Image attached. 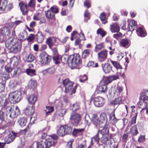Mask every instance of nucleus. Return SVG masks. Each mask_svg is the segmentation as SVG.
<instances>
[{"label":"nucleus","instance_id":"obj_38","mask_svg":"<svg viewBox=\"0 0 148 148\" xmlns=\"http://www.w3.org/2000/svg\"><path fill=\"white\" fill-rule=\"evenodd\" d=\"M115 109H114L113 111L112 112L110 115H109V120H112L113 121V123H116L118 119L116 118L114 114V111Z\"/></svg>","mask_w":148,"mask_h":148},{"label":"nucleus","instance_id":"obj_44","mask_svg":"<svg viewBox=\"0 0 148 148\" xmlns=\"http://www.w3.org/2000/svg\"><path fill=\"white\" fill-rule=\"evenodd\" d=\"M90 49L84 50L82 52V58H85L90 54Z\"/></svg>","mask_w":148,"mask_h":148},{"label":"nucleus","instance_id":"obj_16","mask_svg":"<svg viewBox=\"0 0 148 148\" xmlns=\"http://www.w3.org/2000/svg\"><path fill=\"white\" fill-rule=\"evenodd\" d=\"M33 66V65L32 64H30L29 67H30ZM25 72L28 75L31 77L35 76L36 75V70L30 68L26 69Z\"/></svg>","mask_w":148,"mask_h":148},{"label":"nucleus","instance_id":"obj_50","mask_svg":"<svg viewBox=\"0 0 148 148\" xmlns=\"http://www.w3.org/2000/svg\"><path fill=\"white\" fill-rule=\"evenodd\" d=\"M12 69L9 65H6L5 66V69L6 72L7 73V74H9L10 73H11L12 70Z\"/></svg>","mask_w":148,"mask_h":148},{"label":"nucleus","instance_id":"obj_17","mask_svg":"<svg viewBox=\"0 0 148 148\" xmlns=\"http://www.w3.org/2000/svg\"><path fill=\"white\" fill-rule=\"evenodd\" d=\"M101 124L102 125V127L106 125L107 121V119L106 114L105 113L101 114L99 119Z\"/></svg>","mask_w":148,"mask_h":148},{"label":"nucleus","instance_id":"obj_60","mask_svg":"<svg viewBox=\"0 0 148 148\" xmlns=\"http://www.w3.org/2000/svg\"><path fill=\"white\" fill-rule=\"evenodd\" d=\"M9 75L8 74H3V76L2 77V81H5L7 80L9 78Z\"/></svg>","mask_w":148,"mask_h":148},{"label":"nucleus","instance_id":"obj_29","mask_svg":"<svg viewBox=\"0 0 148 148\" xmlns=\"http://www.w3.org/2000/svg\"><path fill=\"white\" fill-rule=\"evenodd\" d=\"M12 70L10 73L12 77H15L17 75H19L21 72V69L19 68H13Z\"/></svg>","mask_w":148,"mask_h":148},{"label":"nucleus","instance_id":"obj_35","mask_svg":"<svg viewBox=\"0 0 148 148\" xmlns=\"http://www.w3.org/2000/svg\"><path fill=\"white\" fill-rule=\"evenodd\" d=\"M0 33L5 36H8L10 34V32L9 28L7 27H5L1 30Z\"/></svg>","mask_w":148,"mask_h":148},{"label":"nucleus","instance_id":"obj_53","mask_svg":"<svg viewBox=\"0 0 148 148\" xmlns=\"http://www.w3.org/2000/svg\"><path fill=\"white\" fill-rule=\"evenodd\" d=\"M97 34H100L101 37H103L106 35V33L105 31L102 30L100 29H99L97 31Z\"/></svg>","mask_w":148,"mask_h":148},{"label":"nucleus","instance_id":"obj_3","mask_svg":"<svg viewBox=\"0 0 148 148\" xmlns=\"http://www.w3.org/2000/svg\"><path fill=\"white\" fill-rule=\"evenodd\" d=\"M139 99L140 101L138 102V105L139 108H142L141 111H142L147 107V102L145 101L148 100V90L145 91L141 94Z\"/></svg>","mask_w":148,"mask_h":148},{"label":"nucleus","instance_id":"obj_47","mask_svg":"<svg viewBox=\"0 0 148 148\" xmlns=\"http://www.w3.org/2000/svg\"><path fill=\"white\" fill-rule=\"evenodd\" d=\"M104 47L103 44V43L97 44L96 45L95 47V51L96 52H97L98 50H101Z\"/></svg>","mask_w":148,"mask_h":148},{"label":"nucleus","instance_id":"obj_4","mask_svg":"<svg viewBox=\"0 0 148 148\" xmlns=\"http://www.w3.org/2000/svg\"><path fill=\"white\" fill-rule=\"evenodd\" d=\"M72 128L68 125L61 126L57 131L59 136H62L66 134H69L71 133Z\"/></svg>","mask_w":148,"mask_h":148},{"label":"nucleus","instance_id":"obj_11","mask_svg":"<svg viewBox=\"0 0 148 148\" xmlns=\"http://www.w3.org/2000/svg\"><path fill=\"white\" fill-rule=\"evenodd\" d=\"M21 46L18 43H14L9 49V52L14 53L18 52L21 50Z\"/></svg>","mask_w":148,"mask_h":148},{"label":"nucleus","instance_id":"obj_6","mask_svg":"<svg viewBox=\"0 0 148 148\" xmlns=\"http://www.w3.org/2000/svg\"><path fill=\"white\" fill-rule=\"evenodd\" d=\"M70 121L73 125H78L81 120V116L79 113L76 112L71 114L69 119Z\"/></svg>","mask_w":148,"mask_h":148},{"label":"nucleus","instance_id":"obj_64","mask_svg":"<svg viewBox=\"0 0 148 148\" xmlns=\"http://www.w3.org/2000/svg\"><path fill=\"white\" fill-rule=\"evenodd\" d=\"M145 140V136L140 135L138 138V141L139 143H141Z\"/></svg>","mask_w":148,"mask_h":148},{"label":"nucleus","instance_id":"obj_54","mask_svg":"<svg viewBox=\"0 0 148 148\" xmlns=\"http://www.w3.org/2000/svg\"><path fill=\"white\" fill-rule=\"evenodd\" d=\"M35 36L33 34H30L27 38V40L29 42H32L35 38Z\"/></svg>","mask_w":148,"mask_h":148},{"label":"nucleus","instance_id":"obj_8","mask_svg":"<svg viewBox=\"0 0 148 148\" xmlns=\"http://www.w3.org/2000/svg\"><path fill=\"white\" fill-rule=\"evenodd\" d=\"M11 132L12 134H9L5 138V143L6 144H9L13 141L15 138L18 136L19 134V133L14 131H12Z\"/></svg>","mask_w":148,"mask_h":148},{"label":"nucleus","instance_id":"obj_56","mask_svg":"<svg viewBox=\"0 0 148 148\" xmlns=\"http://www.w3.org/2000/svg\"><path fill=\"white\" fill-rule=\"evenodd\" d=\"M123 90V88L122 86H118L115 88V91L117 93L118 92L120 93L122 92Z\"/></svg>","mask_w":148,"mask_h":148},{"label":"nucleus","instance_id":"obj_22","mask_svg":"<svg viewBox=\"0 0 148 148\" xmlns=\"http://www.w3.org/2000/svg\"><path fill=\"white\" fill-rule=\"evenodd\" d=\"M27 119L26 118L23 117L20 118L18 120L17 123L20 126L23 127L27 123Z\"/></svg>","mask_w":148,"mask_h":148},{"label":"nucleus","instance_id":"obj_55","mask_svg":"<svg viewBox=\"0 0 148 148\" xmlns=\"http://www.w3.org/2000/svg\"><path fill=\"white\" fill-rule=\"evenodd\" d=\"M6 82L5 81H2L0 83V86L1 90H4Z\"/></svg>","mask_w":148,"mask_h":148},{"label":"nucleus","instance_id":"obj_31","mask_svg":"<svg viewBox=\"0 0 148 148\" xmlns=\"http://www.w3.org/2000/svg\"><path fill=\"white\" fill-rule=\"evenodd\" d=\"M33 106L26 107L24 110V112L26 115H31L33 114V112H32L31 110L32 109Z\"/></svg>","mask_w":148,"mask_h":148},{"label":"nucleus","instance_id":"obj_32","mask_svg":"<svg viewBox=\"0 0 148 148\" xmlns=\"http://www.w3.org/2000/svg\"><path fill=\"white\" fill-rule=\"evenodd\" d=\"M98 93H104L107 90V86L106 85H103L99 86L98 88Z\"/></svg>","mask_w":148,"mask_h":148},{"label":"nucleus","instance_id":"obj_28","mask_svg":"<svg viewBox=\"0 0 148 148\" xmlns=\"http://www.w3.org/2000/svg\"><path fill=\"white\" fill-rule=\"evenodd\" d=\"M55 72V69L53 67H51L42 71V73L44 74L48 73L49 75H52Z\"/></svg>","mask_w":148,"mask_h":148},{"label":"nucleus","instance_id":"obj_42","mask_svg":"<svg viewBox=\"0 0 148 148\" xmlns=\"http://www.w3.org/2000/svg\"><path fill=\"white\" fill-rule=\"evenodd\" d=\"M122 102L121 98L120 97L116 98L114 101H112L111 104L114 105L119 104Z\"/></svg>","mask_w":148,"mask_h":148},{"label":"nucleus","instance_id":"obj_2","mask_svg":"<svg viewBox=\"0 0 148 148\" xmlns=\"http://www.w3.org/2000/svg\"><path fill=\"white\" fill-rule=\"evenodd\" d=\"M81 63L80 56L78 54L71 55L69 57L68 64L72 69H74L77 66L80 65Z\"/></svg>","mask_w":148,"mask_h":148},{"label":"nucleus","instance_id":"obj_59","mask_svg":"<svg viewBox=\"0 0 148 148\" xmlns=\"http://www.w3.org/2000/svg\"><path fill=\"white\" fill-rule=\"evenodd\" d=\"M50 10L54 13H57L59 12V10L58 8L52 6L50 8Z\"/></svg>","mask_w":148,"mask_h":148},{"label":"nucleus","instance_id":"obj_30","mask_svg":"<svg viewBox=\"0 0 148 148\" xmlns=\"http://www.w3.org/2000/svg\"><path fill=\"white\" fill-rule=\"evenodd\" d=\"M45 15L47 18L49 19H52L54 17L55 14L50 10V9L45 11Z\"/></svg>","mask_w":148,"mask_h":148},{"label":"nucleus","instance_id":"obj_57","mask_svg":"<svg viewBox=\"0 0 148 148\" xmlns=\"http://www.w3.org/2000/svg\"><path fill=\"white\" fill-rule=\"evenodd\" d=\"M16 40L17 39L16 38L11 37L7 41H9L10 43H11L13 45L14 43H17L16 42Z\"/></svg>","mask_w":148,"mask_h":148},{"label":"nucleus","instance_id":"obj_41","mask_svg":"<svg viewBox=\"0 0 148 148\" xmlns=\"http://www.w3.org/2000/svg\"><path fill=\"white\" fill-rule=\"evenodd\" d=\"M108 135H106L102 136V137L100 139L101 142L102 144L106 145V142L108 140Z\"/></svg>","mask_w":148,"mask_h":148},{"label":"nucleus","instance_id":"obj_23","mask_svg":"<svg viewBox=\"0 0 148 148\" xmlns=\"http://www.w3.org/2000/svg\"><path fill=\"white\" fill-rule=\"evenodd\" d=\"M19 5L20 6V9L22 12L23 14V15L26 14L28 12V6L27 5L24 3H20Z\"/></svg>","mask_w":148,"mask_h":148},{"label":"nucleus","instance_id":"obj_34","mask_svg":"<svg viewBox=\"0 0 148 148\" xmlns=\"http://www.w3.org/2000/svg\"><path fill=\"white\" fill-rule=\"evenodd\" d=\"M109 129L108 127H105L101 130L99 131L98 133L102 135V136L104 135H108L109 133Z\"/></svg>","mask_w":148,"mask_h":148},{"label":"nucleus","instance_id":"obj_26","mask_svg":"<svg viewBox=\"0 0 148 148\" xmlns=\"http://www.w3.org/2000/svg\"><path fill=\"white\" fill-rule=\"evenodd\" d=\"M132 25H130V23L128 24V29L129 31H132L135 30L137 27V25L136 23V21L135 20L132 21Z\"/></svg>","mask_w":148,"mask_h":148},{"label":"nucleus","instance_id":"obj_36","mask_svg":"<svg viewBox=\"0 0 148 148\" xmlns=\"http://www.w3.org/2000/svg\"><path fill=\"white\" fill-rule=\"evenodd\" d=\"M130 131L132 134L134 136L137 135L138 133L136 125H134L131 127Z\"/></svg>","mask_w":148,"mask_h":148},{"label":"nucleus","instance_id":"obj_13","mask_svg":"<svg viewBox=\"0 0 148 148\" xmlns=\"http://www.w3.org/2000/svg\"><path fill=\"white\" fill-rule=\"evenodd\" d=\"M92 121L93 123L97 127H102V125L101 124L99 119L96 114H94L92 116Z\"/></svg>","mask_w":148,"mask_h":148},{"label":"nucleus","instance_id":"obj_19","mask_svg":"<svg viewBox=\"0 0 148 148\" xmlns=\"http://www.w3.org/2000/svg\"><path fill=\"white\" fill-rule=\"evenodd\" d=\"M27 98L28 102L31 105L35 104L37 100V97L34 94L31 95Z\"/></svg>","mask_w":148,"mask_h":148},{"label":"nucleus","instance_id":"obj_7","mask_svg":"<svg viewBox=\"0 0 148 148\" xmlns=\"http://www.w3.org/2000/svg\"><path fill=\"white\" fill-rule=\"evenodd\" d=\"M40 63L42 64L47 65L49 64L51 57L48 55L45 52H42L39 56Z\"/></svg>","mask_w":148,"mask_h":148},{"label":"nucleus","instance_id":"obj_21","mask_svg":"<svg viewBox=\"0 0 148 148\" xmlns=\"http://www.w3.org/2000/svg\"><path fill=\"white\" fill-rule=\"evenodd\" d=\"M108 51L106 50L101 51L98 53L99 58L105 60L107 58Z\"/></svg>","mask_w":148,"mask_h":148},{"label":"nucleus","instance_id":"obj_20","mask_svg":"<svg viewBox=\"0 0 148 148\" xmlns=\"http://www.w3.org/2000/svg\"><path fill=\"white\" fill-rule=\"evenodd\" d=\"M20 114V110L19 108L16 106L15 107V110L13 111H12L10 115V117L12 118H14L17 117L18 115Z\"/></svg>","mask_w":148,"mask_h":148},{"label":"nucleus","instance_id":"obj_49","mask_svg":"<svg viewBox=\"0 0 148 148\" xmlns=\"http://www.w3.org/2000/svg\"><path fill=\"white\" fill-rule=\"evenodd\" d=\"M100 18L101 21L103 23L105 24L107 23V21L103 22V21H105L106 19V14L104 12H102L101 13Z\"/></svg>","mask_w":148,"mask_h":148},{"label":"nucleus","instance_id":"obj_39","mask_svg":"<svg viewBox=\"0 0 148 148\" xmlns=\"http://www.w3.org/2000/svg\"><path fill=\"white\" fill-rule=\"evenodd\" d=\"M99 134L98 132L95 136L91 138V139H94L96 143L98 145L99 147L102 145L99 144L100 139L99 137Z\"/></svg>","mask_w":148,"mask_h":148},{"label":"nucleus","instance_id":"obj_12","mask_svg":"<svg viewBox=\"0 0 148 148\" xmlns=\"http://www.w3.org/2000/svg\"><path fill=\"white\" fill-rule=\"evenodd\" d=\"M119 78V76L118 74L114 75L107 77L105 79L104 83L108 84L112 81L116 80Z\"/></svg>","mask_w":148,"mask_h":148},{"label":"nucleus","instance_id":"obj_18","mask_svg":"<svg viewBox=\"0 0 148 148\" xmlns=\"http://www.w3.org/2000/svg\"><path fill=\"white\" fill-rule=\"evenodd\" d=\"M37 41L38 43L42 42L44 39V36L41 32H38L37 34L35 35Z\"/></svg>","mask_w":148,"mask_h":148},{"label":"nucleus","instance_id":"obj_52","mask_svg":"<svg viewBox=\"0 0 148 148\" xmlns=\"http://www.w3.org/2000/svg\"><path fill=\"white\" fill-rule=\"evenodd\" d=\"M69 57L67 55L63 56L61 58L62 60V62L64 64L68 63L69 61Z\"/></svg>","mask_w":148,"mask_h":148},{"label":"nucleus","instance_id":"obj_37","mask_svg":"<svg viewBox=\"0 0 148 148\" xmlns=\"http://www.w3.org/2000/svg\"><path fill=\"white\" fill-rule=\"evenodd\" d=\"M110 61L114 67L116 68V69L118 70V69H123L122 66L117 62L113 61L112 60H110Z\"/></svg>","mask_w":148,"mask_h":148},{"label":"nucleus","instance_id":"obj_61","mask_svg":"<svg viewBox=\"0 0 148 148\" xmlns=\"http://www.w3.org/2000/svg\"><path fill=\"white\" fill-rule=\"evenodd\" d=\"M6 36L0 33V42H2L6 39Z\"/></svg>","mask_w":148,"mask_h":148},{"label":"nucleus","instance_id":"obj_24","mask_svg":"<svg viewBox=\"0 0 148 148\" xmlns=\"http://www.w3.org/2000/svg\"><path fill=\"white\" fill-rule=\"evenodd\" d=\"M84 130L85 129L84 128L80 129L74 128L72 132V135L73 136H75L77 135L82 134Z\"/></svg>","mask_w":148,"mask_h":148},{"label":"nucleus","instance_id":"obj_9","mask_svg":"<svg viewBox=\"0 0 148 148\" xmlns=\"http://www.w3.org/2000/svg\"><path fill=\"white\" fill-rule=\"evenodd\" d=\"M104 99L102 97L98 96L93 99H91L90 101H93L95 105L97 107H101L104 103Z\"/></svg>","mask_w":148,"mask_h":148},{"label":"nucleus","instance_id":"obj_48","mask_svg":"<svg viewBox=\"0 0 148 148\" xmlns=\"http://www.w3.org/2000/svg\"><path fill=\"white\" fill-rule=\"evenodd\" d=\"M129 41L127 39H123L121 40L120 42V44L122 46L125 47L127 46L128 44Z\"/></svg>","mask_w":148,"mask_h":148},{"label":"nucleus","instance_id":"obj_40","mask_svg":"<svg viewBox=\"0 0 148 148\" xmlns=\"http://www.w3.org/2000/svg\"><path fill=\"white\" fill-rule=\"evenodd\" d=\"M46 43L48 45L49 48L52 49V47L53 46L54 44L53 41L51 38H47L46 41Z\"/></svg>","mask_w":148,"mask_h":148},{"label":"nucleus","instance_id":"obj_14","mask_svg":"<svg viewBox=\"0 0 148 148\" xmlns=\"http://www.w3.org/2000/svg\"><path fill=\"white\" fill-rule=\"evenodd\" d=\"M102 67L103 72L106 73H109L112 70V66L108 63L102 64Z\"/></svg>","mask_w":148,"mask_h":148},{"label":"nucleus","instance_id":"obj_33","mask_svg":"<svg viewBox=\"0 0 148 148\" xmlns=\"http://www.w3.org/2000/svg\"><path fill=\"white\" fill-rule=\"evenodd\" d=\"M110 29L112 32H118L120 30V27L117 24H114L113 25H111Z\"/></svg>","mask_w":148,"mask_h":148},{"label":"nucleus","instance_id":"obj_63","mask_svg":"<svg viewBox=\"0 0 148 148\" xmlns=\"http://www.w3.org/2000/svg\"><path fill=\"white\" fill-rule=\"evenodd\" d=\"M137 116V114H136V115L132 118L130 123L131 126L132 124L136 123Z\"/></svg>","mask_w":148,"mask_h":148},{"label":"nucleus","instance_id":"obj_43","mask_svg":"<svg viewBox=\"0 0 148 148\" xmlns=\"http://www.w3.org/2000/svg\"><path fill=\"white\" fill-rule=\"evenodd\" d=\"M37 82L36 80H30L29 82L28 85L29 87L33 88L37 85Z\"/></svg>","mask_w":148,"mask_h":148},{"label":"nucleus","instance_id":"obj_45","mask_svg":"<svg viewBox=\"0 0 148 148\" xmlns=\"http://www.w3.org/2000/svg\"><path fill=\"white\" fill-rule=\"evenodd\" d=\"M7 58V53L5 49L0 53V58L6 60Z\"/></svg>","mask_w":148,"mask_h":148},{"label":"nucleus","instance_id":"obj_5","mask_svg":"<svg viewBox=\"0 0 148 148\" xmlns=\"http://www.w3.org/2000/svg\"><path fill=\"white\" fill-rule=\"evenodd\" d=\"M37 148H49L54 144V142L52 139H49L45 141H41L37 142Z\"/></svg>","mask_w":148,"mask_h":148},{"label":"nucleus","instance_id":"obj_27","mask_svg":"<svg viewBox=\"0 0 148 148\" xmlns=\"http://www.w3.org/2000/svg\"><path fill=\"white\" fill-rule=\"evenodd\" d=\"M70 109L73 112H76L80 110L79 104L78 103H75L70 105Z\"/></svg>","mask_w":148,"mask_h":148},{"label":"nucleus","instance_id":"obj_58","mask_svg":"<svg viewBox=\"0 0 148 148\" xmlns=\"http://www.w3.org/2000/svg\"><path fill=\"white\" fill-rule=\"evenodd\" d=\"M2 105V106L3 107V108L6 109L8 107H9L10 106V104L8 102V100H6L3 103V104Z\"/></svg>","mask_w":148,"mask_h":148},{"label":"nucleus","instance_id":"obj_25","mask_svg":"<svg viewBox=\"0 0 148 148\" xmlns=\"http://www.w3.org/2000/svg\"><path fill=\"white\" fill-rule=\"evenodd\" d=\"M6 118L4 113L2 111H0V124L3 126L6 123Z\"/></svg>","mask_w":148,"mask_h":148},{"label":"nucleus","instance_id":"obj_51","mask_svg":"<svg viewBox=\"0 0 148 148\" xmlns=\"http://www.w3.org/2000/svg\"><path fill=\"white\" fill-rule=\"evenodd\" d=\"M53 62L55 64H58L60 63V62L58 61L59 59L58 55H57L53 56L52 58Z\"/></svg>","mask_w":148,"mask_h":148},{"label":"nucleus","instance_id":"obj_10","mask_svg":"<svg viewBox=\"0 0 148 148\" xmlns=\"http://www.w3.org/2000/svg\"><path fill=\"white\" fill-rule=\"evenodd\" d=\"M62 83L65 87L66 92H68L71 91L72 92V88L73 84V82L69 81V79H66L63 80Z\"/></svg>","mask_w":148,"mask_h":148},{"label":"nucleus","instance_id":"obj_62","mask_svg":"<svg viewBox=\"0 0 148 148\" xmlns=\"http://www.w3.org/2000/svg\"><path fill=\"white\" fill-rule=\"evenodd\" d=\"M88 79L87 76L85 75H84L82 77V78H80L79 79V81L80 82H84L86 80Z\"/></svg>","mask_w":148,"mask_h":148},{"label":"nucleus","instance_id":"obj_15","mask_svg":"<svg viewBox=\"0 0 148 148\" xmlns=\"http://www.w3.org/2000/svg\"><path fill=\"white\" fill-rule=\"evenodd\" d=\"M136 32L137 35L140 37H145L147 35L146 30L144 29L141 27H139L138 28L136 31Z\"/></svg>","mask_w":148,"mask_h":148},{"label":"nucleus","instance_id":"obj_46","mask_svg":"<svg viewBox=\"0 0 148 148\" xmlns=\"http://www.w3.org/2000/svg\"><path fill=\"white\" fill-rule=\"evenodd\" d=\"M34 56L33 55L30 54L27 58L26 61L28 62H32L34 61Z\"/></svg>","mask_w":148,"mask_h":148},{"label":"nucleus","instance_id":"obj_1","mask_svg":"<svg viewBox=\"0 0 148 148\" xmlns=\"http://www.w3.org/2000/svg\"><path fill=\"white\" fill-rule=\"evenodd\" d=\"M26 95V90L25 88H20L19 90L10 93L9 96V99L11 103L16 104L19 102L22 97Z\"/></svg>","mask_w":148,"mask_h":148}]
</instances>
